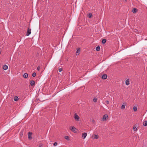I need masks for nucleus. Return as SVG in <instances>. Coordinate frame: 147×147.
Instances as JSON below:
<instances>
[{
  "instance_id": "6e6552de",
  "label": "nucleus",
  "mask_w": 147,
  "mask_h": 147,
  "mask_svg": "<svg viewBox=\"0 0 147 147\" xmlns=\"http://www.w3.org/2000/svg\"><path fill=\"white\" fill-rule=\"evenodd\" d=\"M126 104L125 102H124L121 107V109H124L125 108Z\"/></svg>"
},
{
  "instance_id": "aec40b11",
  "label": "nucleus",
  "mask_w": 147,
  "mask_h": 147,
  "mask_svg": "<svg viewBox=\"0 0 147 147\" xmlns=\"http://www.w3.org/2000/svg\"><path fill=\"white\" fill-rule=\"evenodd\" d=\"M100 47L99 46L97 47L96 48V50L97 51H99L100 50Z\"/></svg>"
},
{
  "instance_id": "9b49d317",
  "label": "nucleus",
  "mask_w": 147,
  "mask_h": 147,
  "mask_svg": "<svg viewBox=\"0 0 147 147\" xmlns=\"http://www.w3.org/2000/svg\"><path fill=\"white\" fill-rule=\"evenodd\" d=\"M107 75L105 74L103 75L102 76V78L103 79H106L107 78Z\"/></svg>"
},
{
  "instance_id": "6ab92c4d",
  "label": "nucleus",
  "mask_w": 147,
  "mask_h": 147,
  "mask_svg": "<svg viewBox=\"0 0 147 147\" xmlns=\"http://www.w3.org/2000/svg\"><path fill=\"white\" fill-rule=\"evenodd\" d=\"M133 110L134 111H136L137 110V108L136 107L134 106L133 107Z\"/></svg>"
},
{
  "instance_id": "7ed1b4c3",
  "label": "nucleus",
  "mask_w": 147,
  "mask_h": 147,
  "mask_svg": "<svg viewBox=\"0 0 147 147\" xmlns=\"http://www.w3.org/2000/svg\"><path fill=\"white\" fill-rule=\"evenodd\" d=\"M108 116L107 115L105 114L103 115L102 117L103 121H105L108 119Z\"/></svg>"
},
{
  "instance_id": "20e7f679",
  "label": "nucleus",
  "mask_w": 147,
  "mask_h": 147,
  "mask_svg": "<svg viewBox=\"0 0 147 147\" xmlns=\"http://www.w3.org/2000/svg\"><path fill=\"white\" fill-rule=\"evenodd\" d=\"M138 128V125L137 124H135L133 127V129L134 131L136 132L137 131Z\"/></svg>"
},
{
  "instance_id": "9d476101",
  "label": "nucleus",
  "mask_w": 147,
  "mask_h": 147,
  "mask_svg": "<svg viewBox=\"0 0 147 147\" xmlns=\"http://www.w3.org/2000/svg\"><path fill=\"white\" fill-rule=\"evenodd\" d=\"M80 52V49H78L76 53V55H79Z\"/></svg>"
},
{
  "instance_id": "a878e982",
  "label": "nucleus",
  "mask_w": 147,
  "mask_h": 147,
  "mask_svg": "<svg viewBox=\"0 0 147 147\" xmlns=\"http://www.w3.org/2000/svg\"><path fill=\"white\" fill-rule=\"evenodd\" d=\"M93 100L94 102H96L97 101V99L96 98H94L93 99Z\"/></svg>"
},
{
  "instance_id": "f3484780",
  "label": "nucleus",
  "mask_w": 147,
  "mask_h": 147,
  "mask_svg": "<svg viewBox=\"0 0 147 147\" xmlns=\"http://www.w3.org/2000/svg\"><path fill=\"white\" fill-rule=\"evenodd\" d=\"M137 11V9L135 8H134L132 10V12L133 13H136Z\"/></svg>"
},
{
  "instance_id": "f03ea898",
  "label": "nucleus",
  "mask_w": 147,
  "mask_h": 147,
  "mask_svg": "<svg viewBox=\"0 0 147 147\" xmlns=\"http://www.w3.org/2000/svg\"><path fill=\"white\" fill-rule=\"evenodd\" d=\"M69 129L74 133L76 132V129L74 126H70L69 127Z\"/></svg>"
},
{
  "instance_id": "dca6fc26",
  "label": "nucleus",
  "mask_w": 147,
  "mask_h": 147,
  "mask_svg": "<svg viewBox=\"0 0 147 147\" xmlns=\"http://www.w3.org/2000/svg\"><path fill=\"white\" fill-rule=\"evenodd\" d=\"M143 125L144 126H146L147 125V121H145L143 123Z\"/></svg>"
},
{
  "instance_id": "393cba45",
  "label": "nucleus",
  "mask_w": 147,
  "mask_h": 147,
  "mask_svg": "<svg viewBox=\"0 0 147 147\" xmlns=\"http://www.w3.org/2000/svg\"><path fill=\"white\" fill-rule=\"evenodd\" d=\"M57 142H54L53 143V145L54 146H57Z\"/></svg>"
},
{
  "instance_id": "5701e85b",
  "label": "nucleus",
  "mask_w": 147,
  "mask_h": 147,
  "mask_svg": "<svg viewBox=\"0 0 147 147\" xmlns=\"http://www.w3.org/2000/svg\"><path fill=\"white\" fill-rule=\"evenodd\" d=\"M92 16V14L90 13L88 14V17L90 18H91Z\"/></svg>"
},
{
  "instance_id": "f8f14e48",
  "label": "nucleus",
  "mask_w": 147,
  "mask_h": 147,
  "mask_svg": "<svg viewBox=\"0 0 147 147\" xmlns=\"http://www.w3.org/2000/svg\"><path fill=\"white\" fill-rule=\"evenodd\" d=\"M3 69L4 70H6L8 69V66L6 65H3Z\"/></svg>"
},
{
  "instance_id": "c85d7f7f",
  "label": "nucleus",
  "mask_w": 147,
  "mask_h": 147,
  "mask_svg": "<svg viewBox=\"0 0 147 147\" xmlns=\"http://www.w3.org/2000/svg\"><path fill=\"white\" fill-rule=\"evenodd\" d=\"M40 69V67H38L37 68V69L38 70V71Z\"/></svg>"
},
{
  "instance_id": "ddd939ff",
  "label": "nucleus",
  "mask_w": 147,
  "mask_h": 147,
  "mask_svg": "<svg viewBox=\"0 0 147 147\" xmlns=\"http://www.w3.org/2000/svg\"><path fill=\"white\" fill-rule=\"evenodd\" d=\"M125 84L126 85H128L129 84V79H127L126 80Z\"/></svg>"
},
{
  "instance_id": "1a4fd4ad",
  "label": "nucleus",
  "mask_w": 147,
  "mask_h": 147,
  "mask_svg": "<svg viewBox=\"0 0 147 147\" xmlns=\"http://www.w3.org/2000/svg\"><path fill=\"white\" fill-rule=\"evenodd\" d=\"M32 134V133L31 132H29L28 133V138L29 139H31L32 138V137L31 136V135Z\"/></svg>"
},
{
  "instance_id": "c756f323",
  "label": "nucleus",
  "mask_w": 147,
  "mask_h": 147,
  "mask_svg": "<svg viewBox=\"0 0 147 147\" xmlns=\"http://www.w3.org/2000/svg\"><path fill=\"white\" fill-rule=\"evenodd\" d=\"M92 122H93V123H94L95 122V121L94 120V119H92Z\"/></svg>"
},
{
  "instance_id": "f257e3e1",
  "label": "nucleus",
  "mask_w": 147,
  "mask_h": 147,
  "mask_svg": "<svg viewBox=\"0 0 147 147\" xmlns=\"http://www.w3.org/2000/svg\"><path fill=\"white\" fill-rule=\"evenodd\" d=\"M75 120L76 121H79L80 120V117L76 113L74 114V116Z\"/></svg>"
},
{
  "instance_id": "cd10ccee",
  "label": "nucleus",
  "mask_w": 147,
  "mask_h": 147,
  "mask_svg": "<svg viewBox=\"0 0 147 147\" xmlns=\"http://www.w3.org/2000/svg\"><path fill=\"white\" fill-rule=\"evenodd\" d=\"M62 71V68H60L59 69V72H61Z\"/></svg>"
},
{
  "instance_id": "423d86ee",
  "label": "nucleus",
  "mask_w": 147,
  "mask_h": 147,
  "mask_svg": "<svg viewBox=\"0 0 147 147\" xmlns=\"http://www.w3.org/2000/svg\"><path fill=\"white\" fill-rule=\"evenodd\" d=\"M31 29L28 28V29L27 34L26 35L29 36L31 33Z\"/></svg>"
},
{
  "instance_id": "2eb2a0df",
  "label": "nucleus",
  "mask_w": 147,
  "mask_h": 147,
  "mask_svg": "<svg viewBox=\"0 0 147 147\" xmlns=\"http://www.w3.org/2000/svg\"><path fill=\"white\" fill-rule=\"evenodd\" d=\"M35 83L34 81L32 80L30 82V84L31 86H32L34 85Z\"/></svg>"
},
{
  "instance_id": "39448f33",
  "label": "nucleus",
  "mask_w": 147,
  "mask_h": 147,
  "mask_svg": "<svg viewBox=\"0 0 147 147\" xmlns=\"http://www.w3.org/2000/svg\"><path fill=\"white\" fill-rule=\"evenodd\" d=\"M92 137L93 139H97L98 138L99 136L98 135L94 134L92 135Z\"/></svg>"
},
{
  "instance_id": "4468645a",
  "label": "nucleus",
  "mask_w": 147,
  "mask_h": 147,
  "mask_svg": "<svg viewBox=\"0 0 147 147\" xmlns=\"http://www.w3.org/2000/svg\"><path fill=\"white\" fill-rule=\"evenodd\" d=\"M23 77L24 78H26L28 77V74L26 73H25L23 75Z\"/></svg>"
},
{
  "instance_id": "412c9836",
  "label": "nucleus",
  "mask_w": 147,
  "mask_h": 147,
  "mask_svg": "<svg viewBox=\"0 0 147 147\" xmlns=\"http://www.w3.org/2000/svg\"><path fill=\"white\" fill-rule=\"evenodd\" d=\"M106 41V40L105 39H103L102 40V42L103 44H105Z\"/></svg>"
},
{
  "instance_id": "4be33fe9",
  "label": "nucleus",
  "mask_w": 147,
  "mask_h": 147,
  "mask_svg": "<svg viewBox=\"0 0 147 147\" xmlns=\"http://www.w3.org/2000/svg\"><path fill=\"white\" fill-rule=\"evenodd\" d=\"M65 138L68 140H69V138L68 136H65Z\"/></svg>"
},
{
  "instance_id": "b1692460",
  "label": "nucleus",
  "mask_w": 147,
  "mask_h": 147,
  "mask_svg": "<svg viewBox=\"0 0 147 147\" xmlns=\"http://www.w3.org/2000/svg\"><path fill=\"white\" fill-rule=\"evenodd\" d=\"M36 74L34 72L32 74V76L33 77H34L36 76Z\"/></svg>"
},
{
  "instance_id": "0eeeda50",
  "label": "nucleus",
  "mask_w": 147,
  "mask_h": 147,
  "mask_svg": "<svg viewBox=\"0 0 147 147\" xmlns=\"http://www.w3.org/2000/svg\"><path fill=\"white\" fill-rule=\"evenodd\" d=\"M87 135V134L86 133H83L82 134V138L83 139H84Z\"/></svg>"
},
{
  "instance_id": "bb28decb",
  "label": "nucleus",
  "mask_w": 147,
  "mask_h": 147,
  "mask_svg": "<svg viewBox=\"0 0 147 147\" xmlns=\"http://www.w3.org/2000/svg\"><path fill=\"white\" fill-rule=\"evenodd\" d=\"M105 102L107 104H109V102L108 100H106Z\"/></svg>"
},
{
  "instance_id": "a211bd4d",
  "label": "nucleus",
  "mask_w": 147,
  "mask_h": 147,
  "mask_svg": "<svg viewBox=\"0 0 147 147\" xmlns=\"http://www.w3.org/2000/svg\"><path fill=\"white\" fill-rule=\"evenodd\" d=\"M13 99L15 101H17L18 100V97L16 96L14 97Z\"/></svg>"
}]
</instances>
